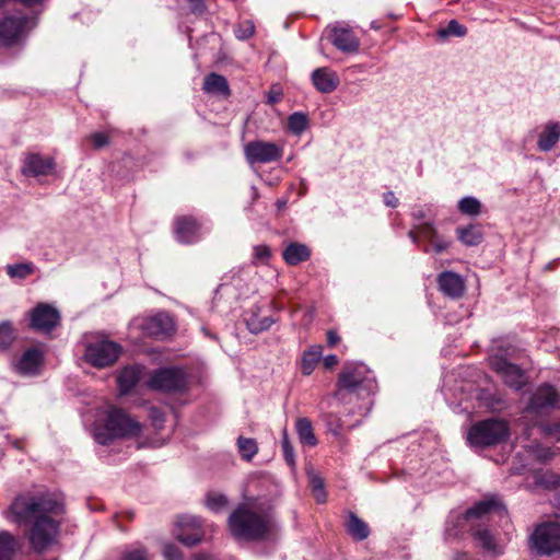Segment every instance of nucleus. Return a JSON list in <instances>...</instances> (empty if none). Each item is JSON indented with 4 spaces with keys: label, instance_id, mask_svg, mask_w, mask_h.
I'll return each mask as SVG.
<instances>
[{
    "label": "nucleus",
    "instance_id": "obj_15",
    "mask_svg": "<svg viewBox=\"0 0 560 560\" xmlns=\"http://www.w3.org/2000/svg\"><path fill=\"white\" fill-rule=\"evenodd\" d=\"M142 330L148 336L163 339L175 330V323L168 313L160 312L143 322Z\"/></svg>",
    "mask_w": 560,
    "mask_h": 560
},
{
    "label": "nucleus",
    "instance_id": "obj_36",
    "mask_svg": "<svg viewBox=\"0 0 560 560\" xmlns=\"http://www.w3.org/2000/svg\"><path fill=\"white\" fill-rule=\"evenodd\" d=\"M307 116L301 112H295L288 118V129L293 135L300 136L307 128Z\"/></svg>",
    "mask_w": 560,
    "mask_h": 560
},
{
    "label": "nucleus",
    "instance_id": "obj_44",
    "mask_svg": "<svg viewBox=\"0 0 560 560\" xmlns=\"http://www.w3.org/2000/svg\"><path fill=\"white\" fill-rule=\"evenodd\" d=\"M418 233L430 242V244L439 236L438 230L433 221L423 222L415 225Z\"/></svg>",
    "mask_w": 560,
    "mask_h": 560
},
{
    "label": "nucleus",
    "instance_id": "obj_29",
    "mask_svg": "<svg viewBox=\"0 0 560 560\" xmlns=\"http://www.w3.org/2000/svg\"><path fill=\"white\" fill-rule=\"evenodd\" d=\"M203 91L215 95H230V88L228 80L218 73L211 72L205 78Z\"/></svg>",
    "mask_w": 560,
    "mask_h": 560
},
{
    "label": "nucleus",
    "instance_id": "obj_57",
    "mask_svg": "<svg viewBox=\"0 0 560 560\" xmlns=\"http://www.w3.org/2000/svg\"><path fill=\"white\" fill-rule=\"evenodd\" d=\"M318 481V491L314 492L315 499L318 503H324L326 501V492L324 490V483L323 480Z\"/></svg>",
    "mask_w": 560,
    "mask_h": 560
},
{
    "label": "nucleus",
    "instance_id": "obj_6",
    "mask_svg": "<svg viewBox=\"0 0 560 560\" xmlns=\"http://www.w3.org/2000/svg\"><path fill=\"white\" fill-rule=\"evenodd\" d=\"M121 353V346L107 338L96 336L84 341L83 359L97 369L113 365Z\"/></svg>",
    "mask_w": 560,
    "mask_h": 560
},
{
    "label": "nucleus",
    "instance_id": "obj_55",
    "mask_svg": "<svg viewBox=\"0 0 560 560\" xmlns=\"http://www.w3.org/2000/svg\"><path fill=\"white\" fill-rule=\"evenodd\" d=\"M339 362L338 357L335 354H328L323 359L325 369L329 370L337 365Z\"/></svg>",
    "mask_w": 560,
    "mask_h": 560
},
{
    "label": "nucleus",
    "instance_id": "obj_24",
    "mask_svg": "<svg viewBox=\"0 0 560 560\" xmlns=\"http://www.w3.org/2000/svg\"><path fill=\"white\" fill-rule=\"evenodd\" d=\"M42 361V352L36 348H30L24 351L20 360L15 363L14 368L20 374L31 375L37 372Z\"/></svg>",
    "mask_w": 560,
    "mask_h": 560
},
{
    "label": "nucleus",
    "instance_id": "obj_5",
    "mask_svg": "<svg viewBox=\"0 0 560 560\" xmlns=\"http://www.w3.org/2000/svg\"><path fill=\"white\" fill-rule=\"evenodd\" d=\"M510 436L506 421L486 419L475 423L468 431L467 440L474 447H489L505 442Z\"/></svg>",
    "mask_w": 560,
    "mask_h": 560
},
{
    "label": "nucleus",
    "instance_id": "obj_30",
    "mask_svg": "<svg viewBox=\"0 0 560 560\" xmlns=\"http://www.w3.org/2000/svg\"><path fill=\"white\" fill-rule=\"evenodd\" d=\"M323 354V346L314 345L311 346L303 353L301 362V371L304 375H310L316 368Z\"/></svg>",
    "mask_w": 560,
    "mask_h": 560
},
{
    "label": "nucleus",
    "instance_id": "obj_9",
    "mask_svg": "<svg viewBox=\"0 0 560 560\" xmlns=\"http://www.w3.org/2000/svg\"><path fill=\"white\" fill-rule=\"evenodd\" d=\"M245 159L249 164H268L279 161L283 155V147L264 140L249 141L244 147Z\"/></svg>",
    "mask_w": 560,
    "mask_h": 560
},
{
    "label": "nucleus",
    "instance_id": "obj_58",
    "mask_svg": "<svg viewBox=\"0 0 560 560\" xmlns=\"http://www.w3.org/2000/svg\"><path fill=\"white\" fill-rule=\"evenodd\" d=\"M340 340V337L338 336V334L334 330H329L327 332V345L332 348L335 347Z\"/></svg>",
    "mask_w": 560,
    "mask_h": 560
},
{
    "label": "nucleus",
    "instance_id": "obj_53",
    "mask_svg": "<svg viewBox=\"0 0 560 560\" xmlns=\"http://www.w3.org/2000/svg\"><path fill=\"white\" fill-rule=\"evenodd\" d=\"M179 525H189L194 527H200L201 526V518L198 516H182L179 518Z\"/></svg>",
    "mask_w": 560,
    "mask_h": 560
},
{
    "label": "nucleus",
    "instance_id": "obj_10",
    "mask_svg": "<svg viewBox=\"0 0 560 560\" xmlns=\"http://www.w3.org/2000/svg\"><path fill=\"white\" fill-rule=\"evenodd\" d=\"M35 22L25 14L5 16L0 21V47H9L15 44L27 27H33Z\"/></svg>",
    "mask_w": 560,
    "mask_h": 560
},
{
    "label": "nucleus",
    "instance_id": "obj_1",
    "mask_svg": "<svg viewBox=\"0 0 560 560\" xmlns=\"http://www.w3.org/2000/svg\"><path fill=\"white\" fill-rule=\"evenodd\" d=\"M63 513V504L51 493L18 495L3 516L16 525L32 524L27 538L36 553L46 551L56 540Z\"/></svg>",
    "mask_w": 560,
    "mask_h": 560
},
{
    "label": "nucleus",
    "instance_id": "obj_48",
    "mask_svg": "<svg viewBox=\"0 0 560 560\" xmlns=\"http://www.w3.org/2000/svg\"><path fill=\"white\" fill-rule=\"evenodd\" d=\"M163 556L165 560H182V553L179 548L173 544L164 545Z\"/></svg>",
    "mask_w": 560,
    "mask_h": 560
},
{
    "label": "nucleus",
    "instance_id": "obj_51",
    "mask_svg": "<svg viewBox=\"0 0 560 560\" xmlns=\"http://www.w3.org/2000/svg\"><path fill=\"white\" fill-rule=\"evenodd\" d=\"M233 289H234L233 284H230V283L220 284L215 291L214 300L217 301V300L221 299L223 295L232 294Z\"/></svg>",
    "mask_w": 560,
    "mask_h": 560
},
{
    "label": "nucleus",
    "instance_id": "obj_12",
    "mask_svg": "<svg viewBox=\"0 0 560 560\" xmlns=\"http://www.w3.org/2000/svg\"><path fill=\"white\" fill-rule=\"evenodd\" d=\"M59 311L47 303H38L30 312V327L39 332H50L60 323Z\"/></svg>",
    "mask_w": 560,
    "mask_h": 560
},
{
    "label": "nucleus",
    "instance_id": "obj_25",
    "mask_svg": "<svg viewBox=\"0 0 560 560\" xmlns=\"http://www.w3.org/2000/svg\"><path fill=\"white\" fill-rule=\"evenodd\" d=\"M346 532L357 541L366 539L370 535L369 525L355 513L349 512L345 522Z\"/></svg>",
    "mask_w": 560,
    "mask_h": 560
},
{
    "label": "nucleus",
    "instance_id": "obj_45",
    "mask_svg": "<svg viewBox=\"0 0 560 560\" xmlns=\"http://www.w3.org/2000/svg\"><path fill=\"white\" fill-rule=\"evenodd\" d=\"M255 33L254 23L249 20H245L235 27L234 34L237 39L245 40L252 37Z\"/></svg>",
    "mask_w": 560,
    "mask_h": 560
},
{
    "label": "nucleus",
    "instance_id": "obj_16",
    "mask_svg": "<svg viewBox=\"0 0 560 560\" xmlns=\"http://www.w3.org/2000/svg\"><path fill=\"white\" fill-rule=\"evenodd\" d=\"M439 290L447 298L457 300L466 290L464 278L454 271H443L436 279Z\"/></svg>",
    "mask_w": 560,
    "mask_h": 560
},
{
    "label": "nucleus",
    "instance_id": "obj_22",
    "mask_svg": "<svg viewBox=\"0 0 560 560\" xmlns=\"http://www.w3.org/2000/svg\"><path fill=\"white\" fill-rule=\"evenodd\" d=\"M244 322L252 334H260L268 330L277 319L272 316H260V307L254 306L244 315Z\"/></svg>",
    "mask_w": 560,
    "mask_h": 560
},
{
    "label": "nucleus",
    "instance_id": "obj_26",
    "mask_svg": "<svg viewBox=\"0 0 560 560\" xmlns=\"http://www.w3.org/2000/svg\"><path fill=\"white\" fill-rule=\"evenodd\" d=\"M20 548L18 537L9 530H0V560H14Z\"/></svg>",
    "mask_w": 560,
    "mask_h": 560
},
{
    "label": "nucleus",
    "instance_id": "obj_63",
    "mask_svg": "<svg viewBox=\"0 0 560 560\" xmlns=\"http://www.w3.org/2000/svg\"><path fill=\"white\" fill-rule=\"evenodd\" d=\"M191 560H212V558L206 555H196Z\"/></svg>",
    "mask_w": 560,
    "mask_h": 560
},
{
    "label": "nucleus",
    "instance_id": "obj_41",
    "mask_svg": "<svg viewBox=\"0 0 560 560\" xmlns=\"http://www.w3.org/2000/svg\"><path fill=\"white\" fill-rule=\"evenodd\" d=\"M322 419L325 422L328 431H330L332 434L338 435L341 432L343 422L337 415L332 412H326L322 416Z\"/></svg>",
    "mask_w": 560,
    "mask_h": 560
},
{
    "label": "nucleus",
    "instance_id": "obj_42",
    "mask_svg": "<svg viewBox=\"0 0 560 560\" xmlns=\"http://www.w3.org/2000/svg\"><path fill=\"white\" fill-rule=\"evenodd\" d=\"M474 537L480 542V545L489 551L495 550V539L493 535L486 528L478 529L474 533Z\"/></svg>",
    "mask_w": 560,
    "mask_h": 560
},
{
    "label": "nucleus",
    "instance_id": "obj_40",
    "mask_svg": "<svg viewBox=\"0 0 560 560\" xmlns=\"http://www.w3.org/2000/svg\"><path fill=\"white\" fill-rule=\"evenodd\" d=\"M148 418L155 431H161L164 428L165 412L161 408L155 406L149 407Z\"/></svg>",
    "mask_w": 560,
    "mask_h": 560
},
{
    "label": "nucleus",
    "instance_id": "obj_49",
    "mask_svg": "<svg viewBox=\"0 0 560 560\" xmlns=\"http://www.w3.org/2000/svg\"><path fill=\"white\" fill-rule=\"evenodd\" d=\"M90 140L95 149H101L108 143V136L105 132H94L90 136Z\"/></svg>",
    "mask_w": 560,
    "mask_h": 560
},
{
    "label": "nucleus",
    "instance_id": "obj_43",
    "mask_svg": "<svg viewBox=\"0 0 560 560\" xmlns=\"http://www.w3.org/2000/svg\"><path fill=\"white\" fill-rule=\"evenodd\" d=\"M281 446H282L284 460L287 462L288 465L294 466L295 465L294 447L289 440V435H288V432L285 429L282 432Z\"/></svg>",
    "mask_w": 560,
    "mask_h": 560
},
{
    "label": "nucleus",
    "instance_id": "obj_14",
    "mask_svg": "<svg viewBox=\"0 0 560 560\" xmlns=\"http://www.w3.org/2000/svg\"><path fill=\"white\" fill-rule=\"evenodd\" d=\"M328 32L329 40L338 50L348 54L359 50L360 40L347 24L338 22L331 24L328 26Z\"/></svg>",
    "mask_w": 560,
    "mask_h": 560
},
{
    "label": "nucleus",
    "instance_id": "obj_27",
    "mask_svg": "<svg viewBox=\"0 0 560 560\" xmlns=\"http://www.w3.org/2000/svg\"><path fill=\"white\" fill-rule=\"evenodd\" d=\"M311 256L308 247L300 243H290L282 253L284 261L290 266L306 261Z\"/></svg>",
    "mask_w": 560,
    "mask_h": 560
},
{
    "label": "nucleus",
    "instance_id": "obj_33",
    "mask_svg": "<svg viewBox=\"0 0 560 560\" xmlns=\"http://www.w3.org/2000/svg\"><path fill=\"white\" fill-rule=\"evenodd\" d=\"M236 444L241 457L246 462H250L258 453V445L255 439L238 436Z\"/></svg>",
    "mask_w": 560,
    "mask_h": 560
},
{
    "label": "nucleus",
    "instance_id": "obj_31",
    "mask_svg": "<svg viewBox=\"0 0 560 560\" xmlns=\"http://www.w3.org/2000/svg\"><path fill=\"white\" fill-rule=\"evenodd\" d=\"M295 430L302 444L307 446H315L317 444L313 424L307 418H299L295 422Z\"/></svg>",
    "mask_w": 560,
    "mask_h": 560
},
{
    "label": "nucleus",
    "instance_id": "obj_3",
    "mask_svg": "<svg viewBox=\"0 0 560 560\" xmlns=\"http://www.w3.org/2000/svg\"><path fill=\"white\" fill-rule=\"evenodd\" d=\"M231 535L240 541H260L272 530L270 516L259 512L248 502L240 503L228 518Z\"/></svg>",
    "mask_w": 560,
    "mask_h": 560
},
{
    "label": "nucleus",
    "instance_id": "obj_32",
    "mask_svg": "<svg viewBox=\"0 0 560 560\" xmlns=\"http://www.w3.org/2000/svg\"><path fill=\"white\" fill-rule=\"evenodd\" d=\"M457 209L464 215L478 217L482 212V203L476 197L466 196L458 201Z\"/></svg>",
    "mask_w": 560,
    "mask_h": 560
},
{
    "label": "nucleus",
    "instance_id": "obj_60",
    "mask_svg": "<svg viewBox=\"0 0 560 560\" xmlns=\"http://www.w3.org/2000/svg\"><path fill=\"white\" fill-rule=\"evenodd\" d=\"M417 232L418 231L415 228L408 232V236L413 244H419V236Z\"/></svg>",
    "mask_w": 560,
    "mask_h": 560
},
{
    "label": "nucleus",
    "instance_id": "obj_47",
    "mask_svg": "<svg viewBox=\"0 0 560 560\" xmlns=\"http://www.w3.org/2000/svg\"><path fill=\"white\" fill-rule=\"evenodd\" d=\"M271 253L268 246L257 245L254 247V260L256 262L265 264L268 261Z\"/></svg>",
    "mask_w": 560,
    "mask_h": 560
},
{
    "label": "nucleus",
    "instance_id": "obj_50",
    "mask_svg": "<svg viewBox=\"0 0 560 560\" xmlns=\"http://www.w3.org/2000/svg\"><path fill=\"white\" fill-rule=\"evenodd\" d=\"M432 249L435 254H442L451 246V241L438 236L432 243Z\"/></svg>",
    "mask_w": 560,
    "mask_h": 560
},
{
    "label": "nucleus",
    "instance_id": "obj_38",
    "mask_svg": "<svg viewBox=\"0 0 560 560\" xmlns=\"http://www.w3.org/2000/svg\"><path fill=\"white\" fill-rule=\"evenodd\" d=\"M35 265L33 262H21L7 266V273L11 278L25 279L34 273Z\"/></svg>",
    "mask_w": 560,
    "mask_h": 560
},
{
    "label": "nucleus",
    "instance_id": "obj_28",
    "mask_svg": "<svg viewBox=\"0 0 560 560\" xmlns=\"http://www.w3.org/2000/svg\"><path fill=\"white\" fill-rule=\"evenodd\" d=\"M456 235L458 241L466 246H477L483 241L482 230L476 224L457 228Z\"/></svg>",
    "mask_w": 560,
    "mask_h": 560
},
{
    "label": "nucleus",
    "instance_id": "obj_59",
    "mask_svg": "<svg viewBox=\"0 0 560 560\" xmlns=\"http://www.w3.org/2000/svg\"><path fill=\"white\" fill-rule=\"evenodd\" d=\"M411 215L415 220L420 221L425 218V211L421 207L413 208Z\"/></svg>",
    "mask_w": 560,
    "mask_h": 560
},
{
    "label": "nucleus",
    "instance_id": "obj_39",
    "mask_svg": "<svg viewBox=\"0 0 560 560\" xmlns=\"http://www.w3.org/2000/svg\"><path fill=\"white\" fill-rule=\"evenodd\" d=\"M121 560H150V555L141 544H135L124 551Z\"/></svg>",
    "mask_w": 560,
    "mask_h": 560
},
{
    "label": "nucleus",
    "instance_id": "obj_34",
    "mask_svg": "<svg viewBox=\"0 0 560 560\" xmlns=\"http://www.w3.org/2000/svg\"><path fill=\"white\" fill-rule=\"evenodd\" d=\"M467 34V27L456 20H451L445 27H441L436 32L439 39L444 40L450 36L464 37Z\"/></svg>",
    "mask_w": 560,
    "mask_h": 560
},
{
    "label": "nucleus",
    "instance_id": "obj_56",
    "mask_svg": "<svg viewBox=\"0 0 560 560\" xmlns=\"http://www.w3.org/2000/svg\"><path fill=\"white\" fill-rule=\"evenodd\" d=\"M178 538L186 546H194L200 541V537L197 535L179 536Z\"/></svg>",
    "mask_w": 560,
    "mask_h": 560
},
{
    "label": "nucleus",
    "instance_id": "obj_2",
    "mask_svg": "<svg viewBox=\"0 0 560 560\" xmlns=\"http://www.w3.org/2000/svg\"><path fill=\"white\" fill-rule=\"evenodd\" d=\"M377 390L373 372L363 363H347L339 374L336 396L346 402L361 400L355 413L365 417L373 405L371 398Z\"/></svg>",
    "mask_w": 560,
    "mask_h": 560
},
{
    "label": "nucleus",
    "instance_id": "obj_35",
    "mask_svg": "<svg viewBox=\"0 0 560 560\" xmlns=\"http://www.w3.org/2000/svg\"><path fill=\"white\" fill-rule=\"evenodd\" d=\"M15 340V331L10 320L0 323V351L8 350Z\"/></svg>",
    "mask_w": 560,
    "mask_h": 560
},
{
    "label": "nucleus",
    "instance_id": "obj_37",
    "mask_svg": "<svg viewBox=\"0 0 560 560\" xmlns=\"http://www.w3.org/2000/svg\"><path fill=\"white\" fill-rule=\"evenodd\" d=\"M228 498L219 492H208L206 495V506L213 513H220L228 506Z\"/></svg>",
    "mask_w": 560,
    "mask_h": 560
},
{
    "label": "nucleus",
    "instance_id": "obj_8",
    "mask_svg": "<svg viewBox=\"0 0 560 560\" xmlns=\"http://www.w3.org/2000/svg\"><path fill=\"white\" fill-rule=\"evenodd\" d=\"M532 548L538 556L560 552V524L546 522L536 526L530 536Z\"/></svg>",
    "mask_w": 560,
    "mask_h": 560
},
{
    "label": "nucleus",
    "instance_id": "obj_4",
    "mask_svg": "<svg viewBox=\"0 0 560 560\" xmlns=\"http://www.w3.org/2000/svg\"><path fill=\"white\" fill-rule=\"evenodd\" d=\"M141 424L120 408H110L106 412L105 423L96 424L94 439L98 444L107 445L115 439L136 438L141 433Z\"/></svg>",
    "mask_w": 560,
    "mask_h": 560
},
{
    "label": "nucleus",
    "instance_id": "obj_18",
    "mask_svg": "<svg viewBox=\"0 0 560 560\" xmlns=\"http://www.w3.org/2000/svg\"><path fill=\"white\" fill-rule=\"evenodd\" d=\"M55 167V162L50 158L42 156L37 153L28 154L23 163L22 173L25 176H45Z\"/></svg>",
    "mask_w": 560,
    "mask_h": 560
},
{
    "label": "nucleus",
    "instance_id": "obj_54",
    "mask_svg": "<svg viewBox=\"0 0 560 560\" xmlns=\"http://www.w3.org/2000/svg\"><path fill=\"white\" fill-rule=\"evenodd\" d=\"M384 203L387 207L396 208L398 206L399 201L393 191H387L384 194Z\"/></svg>",
    "mask_w": 560,
    "mask_h": 560
},
{
    "label": "nucleus",
    "instance_id": "obj_13",
    "mask_svg": "<svg viewBox=\"0 0 560 560\" xmlns=\"http://www.w3.org/2000/svg\"><path fill=\"white\" fill-rule=\"evenodd\" d=\"M559 402L560 394L556 387L545 383L532 394L526 410L532 413H542L558 407Z\"/></svg>",
    "mask_w": 560,
    "mask_h": 560
},
{
    "label": "nucleus",
    "instance_id": "obj_11",
    "mask_svg": "<svg viewBox=\"0 0 560 560\" xmlns=\"http://www.w3.org/2000/svg\"><path fill=\"white\" fill-rule=\"evenodd\" d=\"M489 363L509 387L520 390L525 386L526 374L518 365L499 355H492Z\"/></svg>",
    "mask_w": 560,
    "mask_h": 560
},
{
    "label": "nucleus",
    "instance_id": "obj_61",
    "mask_svg": "<svg viewBox=\"0 0 560 560\" xmlns=\"http://www.w3.org/2000/svg\"><path fill=\"white\" fill-rule=\"evenodd\" d=\"M316 480H322V479L318 478V477H313L312 478L311 483H312L313 492H317L318 491V481L316 482Z\"/></svg>",
    "mask_w": 560,
    "mask_h": 560
},
{
    "label": "nucleus",
    "instance_id": "obj_52",
    "mask_svg": "<svg viewBox=\"0 0 560 560\" xmlns=\"http://www.w3.org/2000/svg\"><path fill=\"white\" fill-rule=\"evenodd\" d=\"M190 11L195 14H202L206 11L203 0H188Z\"/></svg>",
    "mask_w": 560,
    "mask_h": 560
},
{
    "label": "nucleus",
    "instance_id": "obj_23",
    "mask_svg": "<svg viewBox=\"0 0 560 560\" xmlns=\"http://www.w3.org/2000/svg\"><path fill=\"white\" fill-rule=\"evenodd\" d=\"M493 511H498L501 514L505 513L504 506L501 505V502L497 498H490L486 500H481L477 502L474 506L469 508L465 514H463L459 520L466 521L468 518H479L482 517Z\"/></svg>",
    "mask_w": 560,
    "mask_h": 560
},
{
    "label": "nucleus",
    "instance_id": "obj_17",
    "mask_svg": "<svg viewBox=\"0 0 560 560\" xmlns=\"http://www.w3.org/2000/svg\"><path fill=\"white\" fill-rule=\"evenodd\" d=\"M175 237L183 244H192L201 237L200 225L192 217H179L175 220Z\"/></svg>",
    "mask_w": 560,
    "mask_h": 560
},
{
    "label": "nucleus",
    "instance_id": "obj_20",
    "mask_svg": "<svg viewBox=\"0 0 560 560\" xmlns=\"http://www.w3.org/2000/svg\"><path fill=\"white\" fill-rule=\"evenodd\" d=\"M560 140V121H547L537 135V148L540 152L551 151Z\"/></svg>",
    "mask_w": 560,
    "mask_h": 560
},
{
    "label": "nucleus",
    "instance_id": "obj_46",
    "mask_svg": "<svg viewBox=\"0 0 560 560\" xmlns=\"http://www.w3.org/2000/svg\"><path fill=\"white\" fill-rule=\"evenodd\" d=\"M539 482L548 489H557L560 487V474L547 471L541 475Z\"/></svg>",
    "mask_w": 560,
    "mask_h": 560
},
{
    "label": "nucleus",
    "instance_id": "obj_7",
    "mask_svg": "<svg viewBox=\"0 0 560 560\" xmlns=\"http://www.w3.org/2000/svg\"><path fill=\"white\" fill-rule=\"evenodd\" d=\"M188 376L186 372L176 366L161 368L151 374L148 386L151 389L164 393H178L186 389Z\"/></svg>",
    "mask_w": 560,
    "mask_h": 560
},
{
    "label": "nucleus",
    "instance_id": "obj_64",
    "mask_svg": "<svg viewBox=\"0 0 560 560\" xmlns=\"http://www.w3.org/2000/svg\"><path fill=\"white\" fill-rule=\"evenodd\" d=\"M555 434L557 435V439L560 441V421L557 422L555 425Z\"/></svg>",
    "mask_w": 560,
    "mask_h": 560
},
{
    "label": "nucleus",
    "instance_id": "obj_19",
    "mask_svg": "<svg viewBox=\"0 0 560 560\" xmlns=\"http://www.w3.org/2000/svg\"><path fill=\"white\" fill-rule=\"evenodd\" d=\"M311 80L315 89L320 93H331L340 83L337 72L328 67L315 69L311 74Z\"/></svg>",
    "mask_w": 560,
    "mask_h": 560
},
{
    "label": "nucleus",
    "instance_id": "obj_62",
    "mask_svg": "<svg viewBox=\"0 0 560 560\" xmlns=\"http://www.w3.org/2000/svg\"><path fill=\"white\" fill-rule=\"evenodd\" d=\"M201 330H202V332L205 334V336H207V337H209V338H212V339L217 340V336H215V335H213V334H211V332L209 331V329H208V328H206V327H201Z\"/></svg>",
    "mask_w": 560,
    "mask_h": 560
},
{
    "label": "nucleus",
    "instance_id": "obj_21",
    "mask_svg": "<svg viewBox=\"0 0 560 560\" xmlns=\"http://www.w3.org/2000/svg\"><path fill=\"white\" fill-rule=\"evenodd\" d=\"M143 368L139 364L121 369L117 376V385L121 395L130 393L142 377Z\"/></svg>",
    "mask_w": 560,
    "mask_h": 560
}]
</instances>
